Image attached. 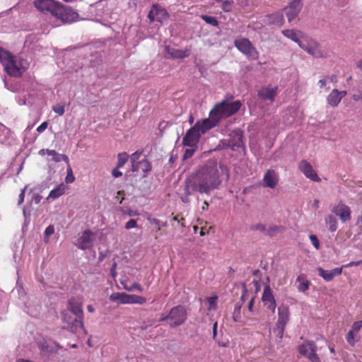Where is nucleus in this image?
I'll return each mask as SVG.
<instances>
[{
  "mask_svg": "<svg viewBox=\"0 0 362 362\" xmlns=\"http://www.w3.org/2000/svg\"><path fill=\"white\" fill-rule=\"evenodd\" d=\"M255 299V297L253 296L252 298H251V299L250 300V301L248 303L247 308H248L249 312H250V313H253Z\"/></svg>",
  "mask_w": 362,
  "mask_h": 362,
  "instance_id": "nucleus-59",
  "label": "nucleus"
},
{
  "mask_svg": "<svg viewBox=\"0 0 362 362\" xmlns=\"http://www.w3.org/2000/svg\"><path fill=\"white\" fill-rule=\"evenodd\" d=\"M10 136V130L0 123V143L3 144L7 141Z\"/></svg>",
  "mask_w": 362,
  "mask_h": 362,
  "instance_id": "nucleus-35",
  "label": "nucleus"
},
{
  "mask_svg": "<svg viewBox=\"0 0 362 362\" xmlns=\"http://www.w3.org/2000/svg\"><path fill=\"white\" fill-rule=\"evenodd\" d=\"M168 16L167 11L157 4L153 5L148 15V18L151 22L156 21L160 23L166 21Z\"/></svg>",
  "mask_w": 362,
  "mask_h": 362,
  "instance_id": "nucleus-15",
  "label": "nucleus"
},
{
  "mask_svg": "<svg viewBox=\"0 0 362 362\" xmlns=\"http://www.w3.org/2000/svg\"><path fill=\"white\" fill-rule=\"evenodd\" d=\"M139 163V168H141L144 173L149 172L151 170V164L147 160L144 159Z\"/></svg>",
  "mask_w": 362,
  "mask_h": 362,
  "instance_id": "nucleus-43",
  "label": "nucleus"
},
{
  "mask_svg": "<svg viewBox=\"0 0 362 362\" xmlns=\"http://www.w3.org/2000/svg\"><path fill=\"white\" fill-rule=\"evenodd\" d=\"M60 11L57 13L56 18L64 23H72L78 19V14L70 8L64 7L61 4Z\"/></svg>",
  "mask_w": 362,
  "mask_h": 362,
  "instance_id": "nucleus-17",
  "label": "nucleus"
},
{
  "mask_svg": "<svg viewBox=\"0 0 362 362\" xmlns=\"http://www.w3.org/2000/svg\"><path fill=\"white\" fill-rule=\"evenodd\" d=\"M45 153L48 156H52V157L57 154V152L54 150L42 149L40 151V154L41 155H44Z\"/></svg>",
  "mask_w": 362,
  "mask_h": 362,
  "instance_id": "nucleus-55",
  "label": "nucleus"
},
{
  "mask_svg": "<svg viewBox=\"0 0 362 362\" xmlns=\"http://www.w3.org/2000/svg\"><path fill=\"white\" fill-rule=\"evenodd\" d=\"M325 221L328 230L330 232H334L337 230L338 228V221L334 216L329 214L325 217Z\"/></svg>",
  "mask_w": 362,
  "mask_h": 362,
  "instance_id": "nucleus-32",
  "label": "nucleus"
},
{
  "mask_svg": "<svg viewBox=\"0 0 362 362\" xmlns=\"http://www.w3.org/2000/svg\"><path fill=\"white\" fill-rule=\"evenodd\" d=\"M290 320V312L288 306L281 305L278 308V320L276 325L285 327Z\"/></svg>",
  "mask_w": 362,
  "mask_h": 362,
  "instance_id": "nucleus-26",
  "label": "nucleus"
},
{
  "mask_svg": "<svg viewBox=\"0 0 362 362\" xmlns=\"http://www.w3.org/2000/svg\"><path fill=\"white\" fill-rule=\"evenodd\" d=\"M261 299L263 306L268 310H270L272 314L274 315L276 310V303L273 292L269 286L266 285L264 287Z\"/></svg>",
  "mask_w": 362,
  "mask_h": 362,
  "instance_id": "nucleus-12",
  "label": "nucleus"
},
{
  "mask_svg": "<svg viewBox=\"0 0 362 362\" xmlns=\"http://www.w3.org/2000/svg\"><path fill=\"white\" fill-rule=\"evenodd\" d=\"M201 135L202 134L194 126L187 132L183 138V144L190 147L194 146L198 142Z\"/></svg>",
  "mask_w": 362,
  "mask_h": 362,
  "instance_id": "nucleus-21",
  "label": "nucleus"
},
{
  "mask_svg": "<svg viewBox=\"0 0 362 362\" xmlns=\"http://www.w3.org/2000/svg\"><path fill=\"white\" fill-rule=\"evenodd\" d=\"M54 233V227L52 225H49L46 228L44 232V240L45 243H48L49 240V236Z\"/></svg>",
  "mask_w": 362,
  "mask_h": 362,
  "instance_id": "nucleus-42",
  "label": "nucleus"
},
{
  "mask_svg": "<svg viewBox=\"0 0 362 362\" xmlns=\"http://www.w3.org/2000/svg\"><path fill=\"white\" fill-rule=\"evenodd\" d=\"M141 155V151H136L132 153L130 156V160L132 162V170L133 172H136L139 170V159Z\"/></svg>",
  "mask_w": 362,
  "mask_h": 362,
  "instance_id": "nucleus-33",
  "label": "nucleus"
},
{
  "mask_svg": "<svg viewBox=\"0 0 362 362\" xmlns=\"http://www.w3.org/2000/svg\"><path fill=\"white\" fill-rule=\"evenodd\" d=\"M346 90H338L333 89L327 97V103L332 107H337L341 102V99L346 95Z\"/></svg>",
  "mask_w": 362,
  "mask_h": 362,
  "instance_id": "nucleus-24",
  "label": "nucleus"
},
{
  "mask_svg": "<svg viewBox=\"0 0 362 362\" xmlns=\"http://www.w3.org/2000/svg\"><path fill=\"white\" fill-rule=\"evenodd\" d=\"M137 224L136 221L134 219H130L126 224H125V228L127 230L136 228Z\"/></svg>",
  "mask_w": 362,
  "mask_h": 362,
  "instance_id": "nucleus-53",
  "label": "nucleus"
},
{
  "mask_svg": "<svg viewBox=\"0 0 362 362\" xmlns=\"http://www.w3.org/2000/svg\"><path fill=\"white\" fill-rule=\"evenodd\" d=\"M66 186L64 184H60L54 188L49 192L47 199H56L65 192Z\"/></svg>",
  "mask_w": 362,
  "mask_h": 362,
  "instance_id": "nucleus-31",
  "label": "nucleus"
},
{
  "mask_svg": "<svg viewBox=\"0 0 362 362\" xmlns=\"http://www.w3.org/2000/svg\"><path fill=\"white\" fill-rule=\"evenodd\" d=\"M165 52L168 57L176 59H182L190 54V51L188 49H180L170 46L165 47Z\"/></svg>",
  "mask_w": 362,
  "mask_h": 362,
  "instance_id": "nucleus-28",
  "label": "nucleus"
},
{
  "mask_svg": "<svg viewBox=\"0 0 362 362\" xmlns=\"http://www.w3.org/2000/svg\"><path fill=\"white\" fill-rule=\"evenodd\" d=\"M187 320V312L183 306L178 305L173 308L168 315L162 314L159 321H166L170 327L182 325Z\"/></svg>",
  "mask_w": 362,
  "mask_h": 362,
  "instance_id": "nucleus-3",
  "label": "nucleus"
},
{
  "mask_svg": "<svg viewBox=\"0 0 362 362\" xmlns=\"http://www.w3.org/2000/svg\"><path fill=\"white\" fill-rule=\"evenodd\" d=\"M68 311H70L74 316L82 320L83 312L81 300L78 298H71L68 303Z\"/></svg>",
  "mask_w": 362,
  "mask_h": 362,
  "instance_id": "nucleus-20",
  "label": "nucleus"
},
{
  "mask_svg": "<svg viewBox=\"0 0 362 362\" xmlns=\"http://www.w3.org/2000/svg\"><path fill=\"white\" fill-rule=\"evenodd\" d=\"M62 318L64 322L66 323L68 328L72 332H76L79 329L83 328V324L81 319L76 316H71L69 315L68 310H64L62 313Z\"/></svg>",
  "mask_w": 362,
  "mask_h": 362,
  "instance_id": "nucleus-13",
  "label": "nucleus"
},
{
  "mask_svg": "<svg viewBox=\"0 0 362 362\" xmlns=\"http://www.w3.org/2000/svg\"><path fill=\"white\" fill-rule=\"evenodd\" d=\"M298 168L307 178L315 182H320L321 179L313 169L312 165L307 160H302L298 164Z\"/></svg>",
  "mask_w": 362,
  "mask_h": 362,
  "instance_id": "nucleus-16",
  "label": "nucleus"
},
{
  "mask_svg": "<svg viewBox=\"0 0 362 362\" xmlns=\"http://www.w3.org/2000/svg\"><path fill=\"white\" fill-rule=\"evenodd\" d=\"M52 110L55 113L62 116L64 113V105L57 104L53 107Z\"/></svg>",
  "mask_w": 362,
  "mask_h": 362,
  "instance_id": "nucleus-46",
  "label": "nucleus"
},
{
  "mask_svg": "<svg viewBox=\"0 0 362 362\" xmlns=\"http://www.w3.org/2000/svg\"><path fill=\"white\" fill-rule=\"evenodd\" d=\"M301 8L302 4L300 0H293L290 4L285 8L286 14L290 23L298 16Z\"/></svg>",
  "mask_w": 362,
  "mask_h": 362,
  "instance_id": "nucleus-22",
  "label": "nucleus"
},
{
  "mask_svg": "<svg viewBox=\"0 0 362 362\" xmlns=\"http://www.w3.org/2000/svg\"><path fill=\"white\" fill-rule=\"evenodd\" d=\"M264 21L266 24L281 25L284 21L283 13L282 11H276L267 15Z\"/></svg>",
  "mask_w": 362,
  "mask_h": 362,
  "instance_id": "nucleus-30",
  "label": "nucleus"
},
{
  "mask_svg": "<svg viewBox=\"0 0 362 362\" xmlns=\"http://www.w3.org/2000/svg\"><path fill=\"white\" fill-rule=\"evenodd\" d=\"M284 228L282 226H278L275 225H270L267 226V235H274L277 233H282Z\"/></svg>",
  "mask_w": 362,
  "mask_h": 362,
  "instance_id": "nucleus-36",
  "label": "nucleus"
},
{
  "mask_svg": "<svg viewBox=\"0 0 362 362\" xmlns=\"http://www.w3.org/2000/svg\"><path fill=\"white\" fill-rule=\"evenodd\" d=\"M201 18L207 24H209L213 26H218V22L217 19L214 16L202 15Z\"/></svg>",
  "mask_w": 362,
  "mask_h": 362,
  "instance_id": "nucleus-38",
  "label": "nucleus"
},
{
  "mask_svg": "<svg viewBox=\"0 0 362 362\" xmlns=\"http://www.w3.org/2000/svg\"><path fill=\"white\" fill-rule=\"evenodd\" d=\"M116 267H117V263L114 262L112 264L111 269H110V274L112 278H115L117 276Z\"/></svg>",
  "mask_w": 362,
  "mask_h": 362,
  "instance_id": "nucleus-60",
  "label": "nucleus"
},
{
  "mask_svg": "<svg viewBox=\"0 0 362 362\" xmlns=\"http://www.w3.org/2000/svg\"><path fill=\"white\" fill-rule=\"evenodd\" d=\"M229 142L230 143V148L237 151L243 146V134L240 129H235L230 134Z\"/></svg>",
  "mask_w": 362,
  "mask_h": 362,
  "instance_id": "nucleus-25",
  "label": "nucleus"
},
{
  "mask_svg": "<svg viewBox=\"0 0 362 362\" xmlns=\"http://www.w3.org/2000/svg\"><path fill=\"white\" fill-rule=\"evenodd\" d=\"M227 148H230V143L229 142V139L221 140L218 145V148L223 149Z\"/></svg>",
  "mask_w": 362,
  "mask_h": 362,
  "instance_id": "nucleus-50",
  "label": "nucleus"
},
{
  "mask_svg": "<svg viewBox=\"0 0 362 362\" xmlns=\"http://www.w3.org/2000/svg\"><path fill=\"white\" fill-rule=\"evenodd\" d=\"M75 180V177L73 175L72 170L71 168H67V175L65 177V182L68 184L72 183Z\"/></svg>",
  "mask_w": 362,
  "mask_h": 362,
  "instance_id": "nucleus-47",
  "label": "nucleus"
},
{
  "mask_svg": "<svg viewBox=\"0 0 362 362\" xmlns=\"http://www.w3.org/2000/svg\"><path fill=\"white\" fill-rule=\"evenodd\" d=\"M332 212L339 216L341 222L344 223L351 219V209L350 208L340 202L332 208Z\"/></svg>",
  "mask_w": 362,
  "mask_h": 362,
  "instance_id": "nucleus-14",
  "label": "nucleus"
},
{
  "mask_svg": "<svg viewBox=\"0 0 362 362\" xmlns=\"http://www.w3.org/2000/svg\"><path fill=\"white\" fill-rule=\"evenodd\" d=\"M285 328V327H281L278 325H276V327L274 329V333L278 338L282 339V337H284Z\"/></svg>",
  "mask_w": 362,
  "mask_h": 362,
  "instance_id": "nucleus-44",
  "label": "nucleus"
},
{
  "mask_svg": "<svg viewBox=\"0 0 362 362\" xmlns=\"http://www.w3.org/2000/svg\"><path fill=\"white\" fill-rule=\"evenodd\" d=\"M255 229L262 231V233H264V234L267 235V226L264 224H262V223L257 224L255 226Z\"/></svg>",
  "mask_w": 362,
  "mask_h": 362,
  "instance_id": "nucleus-54",
  "label": "nucleus"
},
{
  "mask_svg": "<svg viewBox=\"0 0 362 362\" xmlns=\"http://www.w3.org/2000/svg\"><path fill=\"white\" fill-rule=\"evenodd\" d=\"M26 187H25L24 189H23L19 194V197H18V204H21L24 201V197H25V190Z\"/></svg>",
  "mask_w": 362,
  "mask_h": 362,
  "instance_id": "nucleus-61",
  "label": "nucleus"
},
{
  "mask_svg": "<svg viewBox=\"0 0 362 362\" xmlns=\"http://www.w3.org/2000/svg\"><path fill=\"white\" fill-rule=\"evenodd\" d=\"M311 243L315 247V249L318 250L320 248V242L315 235H310L309 236Z\"/></svg>",
  "mask_w": 362,
  "mask_h": 362,
  "instance_id": "nucleus-51",
  "label": "nucleus"
},
{
  "mask_svg": "<svg viewBox=\"0 0 362 362\" xmlns=\"http://www.w3.org/2000/svg\"><path fill=\"white\" fill-rule=\"evenodd\" d=\"M0 62L5 71L11 76L19 77L26 70L28 64L25 60L13 57L6 50L0 48Z\"/></svg>",
  "mask_w": 362,
  "mask_h": 362,
  "instance_id": "nucleus-2",
  "label": "nucleus"
},
{
  "mask_svg": "<svg viewBox=\"0 0 362 362\" xmlns=\"http://www.w3.org/2000/svg\"><path fill=\"white\" fill-rule=\"evenodd\" d=\"M318 275L325 281H330L335 276H339L342 272V267L335 268L332 270H325L321 267L317 268Z\"/></svg>",
  "mask_w": 362,
  "mask_h": 362,
  "instance_id": "nucleus-27",
  "label": "nucleus"
},
{
  "mask_svg": "<svg viewBox=\"0 0 362 362\" xmlns=\"http://www.w3.org/2000/svg\"><path fill=\"white\" fill-rule=\"evenodd\" d=\"M297 281L299 282L298 290L300 292H305L309 288V281L305 279L303 274L299 275L297 277Z\"/></svg>",
  "mask_w": 362,
  "mask_h": 362,
  "instance_id": "nucleus-34",
  "label": "nucleus"
},
{
  "mask_svg": "<svg viewBox=\"0 0 362 362\" xmlns=\"http://www.w3.org/2000/svg\"><path fill=\"white\" fill-rule=\"evenodd\" d=\"M112 175L115 177H119L122 176V173L117 168H115L112 170Z\"/></svg>",
  "mask_w": 362,
  "mask_h": 362,
  "instance_id": "nucleus-62",
  "label": "nucleus"
},
{
  "mask_svg": "<svg viewBox=\"0 0 362 362\" xmlns=\"http://www.w3.org/2000/svg\"><path fill=\"white\" fill-rule=\"evenodd\" d=\"M216 299H217V297L216 296H211V297H209L207 298L206 300V302L209 305L208 306V310L209 311H211V310H216Z\"/></svg>",
  "mask_w": 362,
  "mask_h": 362,
  "instance_id": "nucleus-41",
  "label": "nucleus"
},
{
  "mask_svg": "<svg viewBox=\"0 0 362 362\" xmlns=\"http://www.w3.org/2000/svg\"><path fill=\"white\" fill-rule=\"evenodd\" d=\"M219 122L218 117L215 115V112L211 110L209 112V117L199 121L195 124V127L199 132L203 134L207 130L211 129L218 124Z\"/></svg>",
  "mask_w": 362,
  "mask_h": 362,
  "instance_id": "nucleus-11",
  "label": "nucleus"
},
{
  "mask_svg": "<svg viewBox=\"0 0 362 362\" xmlns=\"http://www.w3.org/2000/svg\"><path fill=\"white\" fill-rule=\"evenodd\" d=\"M300 47L316 58L325 57L327 55L318 42L307 36L303 39V42L300 43Z\"/></svg>",
  "mask_w": 362,
  "mask_h": 362,
  "instance_id": "nucleus-6",
  "label": "nucleus"
},
{
  "mask_svg": "<svg viewBox=\"0 0 362 362\" xmlns=\"http://www.w3.org/2000/svg\"><path fill=\"white\" fill-rule=\"evenodd\" d=\"M361 327H362V320L357 321V322H355L353 323L351 330L352 332H356L358 334V332L360 331V329H361Z\"/></svg>",
  "mask_w": 362,
  "mask_h": 362,
  "instance_id": "nucleus-49",
  "label": "nucleus"
},
{
  "mask_svg": "<svg viewBox=\"0 0 362 362\" xmlns=\"http://www.w3.org/2000/svg\"><path fill=\"white\" fill-rule=\"evenodd\" d=\"M235 46L248 58L252 59H257L258 52L249 40L246 38L236 39L235 40Z\"/></svg>",
  "mask_w": 362,
  "mask_h": 362,
  "instance_id": "nucleus-8",
  "label": "nucleus"
},
{
  "mask_svg": "<svg viewBox=\"0 0 362 362\" xmlns=\"http://www.w3.org/2000/svg\"><path fill=\"white\" fill-rule=\"evenodd\" d=\"M357 333L356 332H352L351 329L349 330V332L347 333V334L346 335V339L348 342V344L351 346H355L356 343L358 341V339H356V336Z\"/></svg>",
  "mask_w": 362,
  "mask_h": 362,
  "instance_id": "nucleus-37",
  "label": "nucleus"
},
{
  "mask_svg": "<svg viewBox=\"0 0 362 362\" xmlns=\"http://www.w3.org/2000/svg\"><path fill=\"white\" fill-rule=\"evenodd\" d=\"M300 354L307 357L311 362H319L320 358L316 354L317 346L313 341H308L298 348Z\"/></svg>",
  "mask_w": 362,
  "mask_h": 362,
  "instance_id": "nucleus-10",
  "label": "nucleus"
},
{
  "mask_svg": "<svg viewBox=\"0 0 362 362\" xmlns=\"http://www.w3.org/2000/svg\"><path fill=\"white\" fill-rule=\"evenodd\" d=\"M241 307H242V304H240L239 303H236L235 305L234 312H233V318L235 322H240Z\"/></svg>",
  "mask_w": 362,
  "mask_h": 362,
  "instance_id": "nucleus-39",
  "label": "nucleus"
},
{
  "mask_svg": "<svg viewBox=\"0 0 362 362\" xmlns=\"http://www.w3.org/2000/svg\"><path fill=\"white\" fill-rule=\"evenodd\" d=\"M241 107V103L239 100L228 101L223 100L216 104L212 109L215 112V115L218 117L220 120L221 118L228 117L237 112Z\"/></svg>",
  "mask_w": 362,
  "mask_h": 362,
  "instance_id": "nucleus-4",
  "label": "nucleus"
},
{
  "mask_svg": "<svg viewBox=\"0 0 362 362\" xmlns=\"http://www.w3.org/2000/svg\"><path fill=\"white\" fill-rule=\"evenodd\" d=\"M110 300L121 304L143 305L146 303L144 297L126 293H114L110 296Z\"/></svg>",
  "mask_w": 362,
  "mask_h": 362,
  "instance_id": "nucleus-5",
  "label": "nucleus"
},
{
  "mask_svg": "<svg viewBox=\"0 0 362 362\" xmlns=\"http://www.w3.org/2000/svg\"><path fill=\"white\" fill-rule=\"evenodd\" d=\"M53 160L55 161V162H59L61 160H64L66 162H68L69 161V158L66 156L65 155H63V154H59V153H57L53 156L52 158Z\"/></svg>",
  "mask_w": 362,
  "mask_h": 362,
  "instance_id": "nucleus-52",
  "label": "nucleus"
},
{
  "mask_svg": "<svg viewBox=\"0 0 362 362\" xmlns=\"http://www.w3.org/2000/svg\"><path fill=\"white\" fill-rule=\"evenodd\" d=\"M233 1H224L222 3V9L225 12H230L232 9Z\"/></svg>",
  "mask_w": 362,
  "mask_h": 362,
  "instance_id": "nucleus-48",
  "label": "nucleus"
},
{
  "mask_svg": "<svg viewBox=\"0 0 362 362\" xmlns=\"http://www.w3.org/2000/svg\"><path fill=\"white\" fill-rule=\"evenodd\" d=\"M221 175H226L228 178L227 168L220 165L215 160H208L200 166L185 182V191L187 195L193 192L200 194H210L211 192L219 187L222 182Z\"/></svg>",
  "mask_w": 362,
  "mask_h": 362,
  "instance_id": "nucleus-1",
  "label": "nucleus"
},
{
  "mask_svg": "<svg viewBox=\"0 0 362 362\" xmlns=\"http://www.w3.org/2000/svg\"><path fill=\"white\" fill-rule=\"evenodd\" d=\"M95 240V233L90 230H86L78 236L75 245L79 249L84 250L92 247L94 245Z\"/></svg>",
  "mask_w": 362,
  "mask_h": 362,
  "instance_id": "nucleus-9",
  "label": "nucleus"
},
{
  "mask_svg": "<svg viewBox=\"0 0 362 362\" xmlns=\"http://www.w3.org/2000/svg\"><path fill=\"white\" fill-rule=\"evenodd\" d=\"M25 307L28 314L33 317H37L40 313L41 305L39 300L35 296H30L25 303Z\"/></svg>",
  "mask_w": 362,
  "mask_h": 362,
  "instance_id": "nucleus-19",
  "label": "nucleus"
},
{
  "mask_svg": "<svg viewBox=\"0 0 362 362\" xmlns=\"http://www.w3.org/2000/svg\"><path fill=\"white\" fill-rule=\"evenodd\" d=\"M361 263H362V259L360 261H356V262H351L349 264L342 266L341 267L342 268L343 267L348 268V267H357V266H359Z\"/></svg>",
  "mask_w": 362,
  "mask_h": 362,
  "instance_id": "nucleus-58",
  "label": "nucleus"
},
{
  "mask_svg": "<svg viewBox=\"0 0 362 362\" xmlns=\"http://www.w3.org/2000/svg\"><path fill=\"white\" fill-rule=\"evenodd\" d=\"M218 323L216 322L213 325V338L215 339L217 334Z\"/></svg>",
  "mask_w": 362,
  "mask_h": 362,
  "instance_id": "nucleus-64",
  "label": "nucleus"
},
{
  "mask_svg": "<svg viewBox=\"0 0 362 362\" xmlns=\"http://www.w3.org/2000/svg\"><path fill=\"white\" fill-rule=\"evenodd\" d=\"M124 288L126 290V291H132L134 290H138L140 292H142L143 291V288L141 287V286L138 284V283H134L132 286H127L126 285H124Z\"/></svg>",
  "mask_w": 362,
  "mask_h": 362,
  "instance_id": "nucleus-45",
  "label": "nucleus"
},
{
  "mask_svg": "<svg viewBox=\"0 0 362 362\" xmlns=\"http://www.w3.org/2000/svg\"><path fill=\"white\" fill-rule=\"evenodd\" d=\"M48 127V122H43L37 128V132L38 134L42 133Z\"/></svg>",
  "mask_w": 362,
  "mask_h": 362,
  "instance_id": "nucleus-56",
  "label": "nucleus"
},
{
  "mask_svg": "<svg viewBox=\"0 0 362 362\" xmlns=\"http://www.w3.org/2000/svg\"><path fill=\"white\" fill-rule=\"evenodd\" d=\"M193 152L194 151L192 150L187 149L184 154V159L191 157L193 154Z\"/></svg>",
  "mask_w": 362,
  "mask_h": 362,
  "instance_id": "nucleus-63",
  "label": "nucleus"
},
{
  "mask_svg": "<svg viewBox=\"0 0 362 362\" xmlns=\"http://www.w3.org/2000/svg\"><path fill=\"white\" fill-rule=\"evenodd\" d=\"M247 296H248V292H247L245 286H243V293H242V295H241V297H240V301H241L240 304H242V303H243L245 302V300L247 298Z\"/></svg>",
  "mask_w": 362,
  "mask_h": 362,
  "instance_id": "nucleus-57",
  "label": "nucleus"
},
{
  "mask_svg": "<svg viewBox=\"0 0 362 362\" xmlns=\"http://www.w3.org/2000/svg\"><path fill=\"white\" fill-rule=\"evenodd\" d=\"M279 183V174L273 170L269 169L266 171L262 179V186L274 189Z\"/></svg>",
  "mask_w": 362,
  "mask_h": 362,
  "instance_id": "nucleus-18",
  "label": "nucleus"
},
{
  "mask_svg": "<svg viewBox=\"0 0 362 362\" xmlns=\"http://www.w3.org/2000/svg\"><path fill=\"white\" fill-rule=\"evenodd\" d=\"M278 87L266 86L262 88L258 92V96L264 100L273 102L277 95Z\"/></svg>",
  "mask_w": 362,
  "mask_h": 362,
  "instance_id": "nucleus-23",
  "label": "nucleus"
},
{
  "mask_svg": "<svg viewBox=\"0 0 362 362\" xmlns=\"http://www.w3.org/2000/svg\"><path fill=\"white\" fill-rule=\"evenodd\" d=\"M282 33L285 37L298 43L299 46L300 43L303 42V39H305L306 37L301 31L293 29L284 30L282 31Z\"/></svg>",
  "mask_w": 362,
  "mask_h": 362,
  "instance_id": "nucleus-29",
  "label": "nucleus"
},
{
  "mask_svg": "<svg viewBox=\"0 0 362 362\" xmlns=\"http://www.w3.org/2000/svg\"><path fill=\"white\" fill-rule=\"evenodd\" d=\"M33 4L40 12L51 13L54 17L62 10L61 4L54 0H35Z\"/></svg>",
  "mask_w": 362,
  "mask_h": 362,
  "instance_id": "nucleus-7",
  "label": "nucleus"
},
{
  "mask_svg": "<svg viewBox=\"0 0 362 362\" xmlns=\"http://www.w3.org/2000/svg\"><path fill=\"white\" fill-rule=\"evenodd\" d=\"M129 156L126 153H122L118 154L117 157V168H122L127 161Z\"/></svg>",
  "mask_w": 362,
  "mask_h": 362,
  "instance_id": "nucleus-40",
  "label": "nucleus"
}]
</instances>
